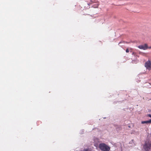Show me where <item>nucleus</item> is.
Returning <instances> with one entry per match:
<instances>
[{
  "label": "nucleus",
  "mask_w": 151,
  "mask_h": 151,
  "mask_svg": "<svg viewBox=\"0 0 151 151\" xmlns=\"http://www.w3.org/2000/svg\"><path fill=\"white\" fill-rule=\"evenodd\" d=\"M138 47L140 49L143 50H146L148 48L147 45L146 44H145L144 45H139L138 46Z\"/></svg>",
  "instance_id": "7ed1b4c3"
},
{
  "label": "nucleus",
  "mask_w": 151,
  "mask_h": 151,
  "mask_svg": "<svg viewBox=\"0 0 151 151\" xmlns=\"http://www.w3.org/2000/svg\"><path fill=\"white\" fill-rule=\"evenodd\" d=\"M151 147L150 144L148 145L147 144H145L143 146L144 149L145 151H148L150 149V147Z\"/></svg>",
  "instance_id": "20e7f679"
},
{
  "label": "nucleus",
  "mask_w": 151,
  "mask_h": 151,
  "mask_svg": "<svg viewBox=\"0 0 151 151\" xmlns=\"http://www.w3.org/2000/svg\"><path fill=\"white\" fill-rule=\"evenodd\" d=\"M150 122L149 121H143L142 122V124H144L145 123H147Z\"/></svg>",
  "instance_id": "423d86ee"
},
{
  "label": "nucleus",
  "mask_w": 151,
  "mask_h": 151,
  "mask_svg": "<svg viewBox=\"0 0 151 151\" xmlns=\"http://www.w3.org/2000/svg\"><path fill=\"white\" fill-rule=\"evenodd\" d=\"M126 51L127 52H129V50L128 49H127Z\"/></svg>",
  "instance_id": "0eeeda50"
},
{
  "label": "nucleus",
  "mask_w": 151,
  "mask_h": 151,
  "mask_svg": "<svg viewBox=\"0 0 151 151\" xmlns=\"http://www.w3.org/2000/svg\"><path fill=\"white\" fill-rule=\"evenodd\" d=\"M99 147L102 151H109L110 148V147L104 143L100 144Z\"/></svg>",
  "instance_id": "f257e3e1"
},
{
  "label": "nucleus",
  "mask_w": 151,
  "mask_h": 151,
  "mask_svg": "<svg viewBox=\"0 0 151 151\" xmlns=\"http://www.w3.org/2000/svg\"><path fill=\"white\" fill-rule=\"evenodd\" d=\"M128 127H129V128H130V126H129Z\"/></svg>",
  "instance_id": "1a4fd4ad"
},
{
  "label": "nucleus",
  "mask_w": 151,
  "mask_h": 151,
  "mask_svg": "<svg viewBox=\"0 0 151 151\" xmlns=\"http://www.w3.org/2000/svg\"><path fill=\"white\" fill-rule=\"evenodd\" d=\"M148 48H149V49H151V47H148Z\"/></svg>",
  "instance_id": "6e6552de"
},
{
  "label": "nucleus",
  "mask_w": 151,
  "mask_h": 151,
  "mask_svg": "<svg viewBox=\"0 0 151 151\" xmlns=\"http://www.w3.org/2000/svg\"><path fill=\"white\" fill-rule=\"evenodd\" d=\"M99 2L96 3L95 4H94L93 7L94 8H97L99 6Z\"/></svg>",
  "instance_id": "39448f33"
},
{
  "label": "nucleus",
  "mask_w": 151,
  "mask_h": 151,
  "mask_svg": "<svg viewBox=\"0 0 151 151\" xmlns=\"http://www.w3.org/2000/svg\"><path fill=\"white\" fill-rule=\"evenodd\" d=\"M145 66L147 69L149 70H151V61L150 60H148L146 62L145 64Z\"/></svg>",
  "instance_id": "f03ea898"
}]
</instances>
